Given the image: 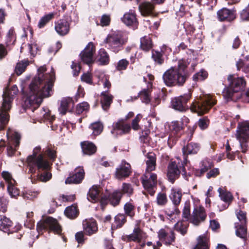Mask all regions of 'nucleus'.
<instances>
[{"label":"nucleus","instance_id":"39","mask_svg":"<svg viewBox=\"0 0 249 249\" xmlns=\"http://www.w3.org/2000/svg\"><path fill=\"white\" fill-rule=\"evenodd\" d=\"M16 181L12 180L10 185H7V191L12 198H16L19 195V190L15 186Z\"/></svg>","mask_w":249,"mask_h":249},{"label":"nucleus","instance_id":"25","mask_svg":"<svg viewBox=\"0 0 249 249\" xmlns=\"http://www.w3.org/2000/svg\"><path fill=\"white\" fill-rule=\"evenodd\" d=\"M217 14L220 21H230L235 18V15L233 11L225 8L219 10Z\"/></svg>","mask_w":249,"mask_h":249},{"label":"nucleus","instance_id":"33","mask_svg":"<svg viewBox=\"0 0 249 249\" xmlns=\"http://www.w3.org/2000/svg\"><path fill=\"white\" fill-rule=\"evenodd\" d=\"M154 79V77L152 75H149V79L150 81H151ZM152 87V83L151 82H149L148 84V89H143L139 93V96L140 97L141 100L142 102H144L146 104H148L150 101V99L149 97V93L150 90L149 88Z\"/></svg>","mask_w":249,"mask_h":249},{"label":"nucleus","instance_id":"9","mask_svg":"<svg viewBox=\"0 0 249 249\" xmlns=\"http://www.w3.org/2000/svg\"><path fill=\"white\" fill-rule=\"evenodd\" d=\"M181 172H183L182 176H185V168L183 166L182 162H180L178 160L171 161L168 166L167 176L169 180L173 183L175 180L179 177Z\"/></svg>","mask_w":249,"mask_h":249},{"label":"nucleus","instance_id":"5","mask_svg":"<svg viewBox=\"0 0 249 249\" xmlns=\"http://www.w3.org/2000/svg\"><path fill=\"white\" fill-rule=\"evenodd\" d=\"M41 147H36L33 151V154L27 159L29 171L32 173L36 172V169L48 170L50 167V164L43 154H38Z\"/></svg>","mask_w":249,"mask_h":249},{"label":"nucleus","instance_id":"1","mask_svg":"<svg viewBox=\"0 0 249 249\" xmlns=\"http://www.w3.org/2000/svg\"><path fill=\"white\" fill-rule=\"evenodd\" d=\"M46 68L41 66L38 69V73L32 80L24 106L28 108L38 107L42 99L50 97L53 93V88L55 81L54 70L52 68L50 73H45Z\"/></svg>","mask_w":249,"mask_h":249},{"label":"nucleus","instance_id":"60","mask_svg":"<svg viewBox=\"0 0 249 249\" xmlns=\"http://www.w3.org/2000/svg\"><path fill=\"white\" fill-rule=\"evenodd\" d=\"M142 118V115L140 114H138L134 119L133 120L132 122V127L135 130L139 129L140 126L139 125V122Z\"/></svg>","mask_w":249,"mask_h":249},{"label":"nucleus","instance_id":"6","mask_svg":"<svg viewBox=\"0 0 249 249\" xmlns=\"http://www.w3.org/2000/svg\"><path fill=\"white\" fill-rule=\"evenodd\" d=\"M235 137L239 141L242 151L245 153L248 149L249 141V122L244 121L238 124Z\"/></svg>","mask_w":249,"mask_h":249},{"label":"nucleus","instance_id":"34","mask_svg":"<svg viewBox=\"0 0 249 249\" xmlns=\"http://www.w3.org/2000/svg\"><path fill=\"white\" fill-rule=\"evenodd\" d=\"M169 197L175 206H177L180 204L181 201L182 197L181 192L178 189L172 188L171 190Z\"/></svg>","mask_w":249,"mask_h":249},{"label":"nucleus","instance_id":"56","mask_svg":"<svg viewBox=\"0 0 249 249\" xmlns=\"http://www.w3.org/2000/svg\"><path fill=\"white\" fill-rule=\"evenodd\" d=\"M157 203L159 205H164L167 202L166 195L164 193H159L157 196Z\"/></svg>","mask_w":249,"mask_h":249},{"label":"nucleus","instance_id":"59","mask_svg":"<svg viewBox=\"0 0 249 249\" xmlns=\"http://www.w3.org/2000/svg\"><path fill=\"white\" fill-rule=\"evenodd\" d=\"M240 18L243 21L249 20V4L248 6L242 10L241 12Z\"/></svg>","mask_w":249,"mask_h":249},{"label":"nucleus","instance_id":"37","mask_svg":"<svg viewBox=\"0 0 249 249\" xmlns=\"http://www.w3.org/2000/svg\"><path fill=\"white\" fill-rule=\"evenodd\" d=\"M213 166V164L209 159H205L201 162L200 169L196 173V176H201Z\"/></svg>","mask_w":249,"mask_h":249},{"label":"nucleus","instance_id":"30","mask_svg":"<svg viewBox=\"0 0 249 249\" xmlns=\"http://www.w3.org/2000/svg\"><path fill=\"white\" fill-rule=\"evenodd\" d=\"M101 104L104 110H107L112 103L113 96L110 94L107 90L104 91L101 93Z\"/></svg>","mask_w":249,"mask_h":249},{"label":"nucleus","instance_id":"51","mask_svg":"<svg viewBox=\"0 0 249 249\" xmlns=\"http://www.w3.org/2000/svg\"><path fill=\"white\" fill-rule=\"evenodd\" d=\"M89 128L92 130V134L97 136L102 132L103 126L100 122H95L92 124Z\"/></svg>","mask_w":249,"mask_h":249},{"label":"nucleus","instance_id":"10","mask_svg":"<svg viewBox=\"0 0 249 249\" xmlns=\"http://www.w3.org/2000/svg\"><path fill=\"white\" fill-rule=\"evenodd\" d=\"M7 138V155L8 156H12L15 151L16 148L19 144V140L20 135L15 131L8 129L6 134Z\"/></svg>","mask_w":249,"mask_h":249},{"label":"nucleus","instance_id":"42","mask_svg":"<svg viewBox=\"0 0 249 249\" xmlns=\"http://www.w3.org/2000/svg\"><path fill=\"white\" fill-rule=\"evenodd\" d=\"M71 103V99L66 97L63 98L61 101L60 106L58 108L60 113L64 115L68 110V106Z\"/></svg>","mask_w":249,"mask_h":249},{"label":"nucleus","instance_id":"29","mask_svg":"<svg viewBox=\"0 0 249 249\" xmlns=\"http://www.w3.org/2000/svg\"><path fill=\"white\" fill-rule=\"evenodd\" d=\"M209 239L207 233L200 235L197 238V244L194 249H209Z\"/></svg>","mask_w":249,"mask_h":249},{"label":"nucleus","instance_id":"36","mask_svg":"<svg viewBox=\"0 0 249 249\" xmlns=\"http://www.w3.org/2000/svg\"><path fill=\"white\" fill-rule=\"evenodd\" d=\"M82 151L85 154L90 155L94 154L96 151L95 145L90 142H84L81 143Z\"/></svg>","mask_w":249,"mask_h":249},{"label":"nucleus","instance_id":"63","mask_svg":"<svg viewBox=\"0 0 249 249\" xmlns=\"http://www.w3.org/2000/svg\"><path fill=\"white\" fill-rule=\"evenodd\" d=\"M52 174L48 172H45L38 176V179L43 182H46L51 179Z\"/></svg>","mask_w":249,"mask_h":249},{"label":"nucleus","instance_id":"49","mask_svg":"<svg viewBox=\"0 0 249 249\" xmlns=\"http://www.w3.org/2000/svg\"><path fill=\"white\" fill-rule=\"evenodd\" d=\"M29 62L28 60H24L17 63L15 71L19 75H20L25 70L29 65Z\"/></svg>","mask_w":249,"mask_h":249},{"label":"nucleus","instance_id":"52","mask_svg":"<svg viewBox=\"0 0 249 249\" xmlns=\"http://www.w3.org/2000/svg\"><path fill=\"white\" fill-rule=\"evenodd\" d=\"M182 217L186 219V220L190 222L191 215L190 214V203L189 201H186L184 203L182 211Z\"/></svg>","mask_w":249,"mask_h":249},{"label":"nucleus","instance_id":"21","mask_svg":"<svg viewBox=\"0 0 249 249\" xmlns=\"http://www.w3.org/2000/svg\"><path fill=\"white\" fill-rule=\"evenodd\" d=\"M84 171L83 168H78L74 171V174L68 177L65 180L66 184H78L81 182L84 178Z\"/></svg>","mask_w":249,"mask_h":249},{"label":"nucleus","instance_id":"4","mask_svg":"<svg viewBox=\"0 0 249 249\" xmlns=\"http://www.w3.org/2000/svg\"><path fill=\"white\" fill-rule=\"evenodd\" d=\"M228 80L230 84L223 91L224 97L227 101H235L240 98L239 92L244 89L246 82L243 77L234 75H229Z\"/></svg>","mask_w":249,"mask_h":249},{"label":"nucleus","instance_id":"26","mask_svg":"<svg viewBox=\"0 0 249 249\" xmlns=\"http://www.w3.org/2000/svg\"><path fill=\"white\" fill-rule=\"evenodd\" d=\"M139 9L143 16L151 15L154 13V6L150 2L144 1L139 5Z\"/></svg>","mask_w":249,"mask_h":249},{"label":"nucleus","instance_id":"23","mask_svg":"<svg viewBox=\"0 0 249 249\" xmlns=\"http://www.w3.org/2000/svg\"><path fill=\"white\" fill-rule=\"evenodd\" d=\"M83 226L85 233L88 235H91L97 231V223L94 219L84 221Z\"/></svg>","mask_w":249,"mask_h":249},{"label":"nucleus","instance_id":"38","mask_svg":"<svg viewBox=\"0 0 249 249\" xmlns=\"http://www.w3.org/2000/svg\"><path fill=\"white\" fill-rule=\"evenodd\" d=\"M141 48L144 51H148L152 47V43L151 38L149 36H144L141 39Z\"/></svg>","mask_w":249,"mask_h":249},{"label":"nucleus","instance_id":"62","mask_svg":"<svg viewBox=\"0 0 249 249\" xmlns=\"http://www.w3.org/2000/svg\"><path fill=\"white\" fill-rule=\"evenodd\" d=\"M209 124V121L207 118H202L199 119L198 125L201 129H206Z\"/></svg>","mask_w":249,"mask_h":249},{"label":"nucleus","instance_id":"27","mask_svg":"<svg viewBox=\"0 0 249 249\" xmlns=\"http://www.w3.org/2000/svg\"><path fill=\"white\" fill-rule=\"evenodd\" d=\"M130 129L131 127L129 124H125L123 121H119L113 126L111 133L114 134L117 131V134H124L129 132Z\"/></svg>","mask_w":249,"mask_h":249},{"label":"nucleus","instance_id":"16","mask_svg":"<svg viewBox=\"0 0 249 249\" xmlns=\"http://www.w3.org/2000/svg\"><path fill=\"white\" fill-rule=\"evenodd\" d=\"M190 93L184 94L179 97H175L172 99L171 105L172 107L175 110L183 111L187 109L186 103L190 98Z\"/></svg>","mask_w":249,"mask_h":249},{"label":"nucleus","instance_id":"17","mask_svg":"<svg viewBox=\"0 0 249 249\" xmlns=\"http://www.w3.org/2000/svg\"><path fill=\"white\" fill-rule=\"evenodd\" d=\"M158 237L166 245H171L175 240L174 232L168 228L160 229L158 232Z\"/></svg>","mask_w":249,"mask_h":249},{"label":"nucleus","instance_id":"15","mask_svg":"<svg viewBox=\"0 0 249 249\" xmlns=\"http://www.w3.org/2000/svg\"><path fill=\"white\" fill-rule=\"evenodd\" d=\"M131 172L130 164L124 160H122L116 168L114 177L118 179H123L128 177Z\"/></svg>","mask_w":249,"mask_h":249},{"label":"nucleus","instance_id":"7","mask_svg":"<svg viewBox=\"0 0 249 249\" xmlns=\"http://www.w3.org/2000/svg\"><path fill=\"white\" fill-rule=\"evenodd\" d=\"M215 103V100L213 99L211 95H207L197 102L194 103L191 106L190 109L198 115H201L207 112Z\"/></svg>","mask_w":249,"mask_h":249},{"label":"nucleus","instance_id":"48","mask_svg":"<svg viewBox=\"0 0 249 249\" xmlns=\"http://www.w3.org/2000/svg\"><path fill=\"white\" fill-rule=\"evenodd\" d=\"M236 66L238 70L242 68L245 72H249V55L245 57L244 62L240 60L237 62Z\"/></svg>","mask_w":249,"mask_h":249},{"label":"nucleus","instance_id":"57","mask_svg":"<svg viewBox=\"0 0 249 249\" xmlns=\"http://www.w3.org/2000/svg\"><path fill=\"white\" fill-rule=\"evenodd\" d=\"M122 192L124 194H126L130 196L133 194V189L131 184L124 183L122 186Z\"/></svg>","mask_w":249,"mask_h":249},{"label":"nucleus","instance_id":"13","mask_svg":"<svg viewBox=\"0 0 249 249\" xmlns=\"http://www.w3.org/2000/svg\"><path fill=\"white\" fill-rule=\"evenodd\" d=\"M188 65L185 60H182L178 62V68H176V74L175 77L176 81L174 86H182L187 79L185 69Z\"/></svg>","mask_w":249,"mask_h":249},{"label":"nucleus","instance_id":"28","mask_svg":"<svg viewBox=\"0 0 249 249\" xmlns=\"http://www.w3.org/2000/svg\"><path fill=\"white\" fill-rule=\"evenodd\" d=\"M234 227L236 235L242 239L244 241V245H245L247 240V228L246 225L235 223Z\"/></svg>","mask_w":249,"mask_h":249},{"label":"nucleus","instance_id":"8","mask_svg":"<svg viewBox=\"0 0 249 249\" xmlns=\"http://www.w3.org/2000/svg\"><path fill=\"white\" fill-rule=\"evenodd\" d=\"M126 42L123 34L120 32H117L108 35L105 40L106 47L111 49L115 53L118 52L121 50L123 45Z\"/></svg>","mask_w":249,"mask_h":249},{"label":"nucleus","instance_id":"41","mask_svg":"<svg viewBox=\"0 0 249 249\" xmlns=\"http://www.w3.org/2000/svg\"><path fill=\"white\" fill-rule=\"evenodd\" d=\"M126 222V217L124 214H118L114 218V222L112 228H121Z\"/></svg>","mask_w":249,"mask_h":249},{"label":"nucleus","instance_id":"31","mask_svg":"<svg viewBox=\"0 0 249 249\" xmlns=\"http://www.w3.org/2000/svg\"><path fill=\"white\" fill-rule=\"evenodd\" d=\"M199 144L195 142H190L182 148V152L184 155L195 154L199 150Z\"/></svg>","mask_w":249,"mask_h":249},{"label":"nucleus","instance_id":"54","mask_svg":"<svg viewBox=\"0 0 249 249\" xmlns=\"http://www.w3.org/2000/svg\"><path fill=\"white\" fill-rule=\"evenodd\" d=\"M38 194L37 191H28L23 193L22 197L25 200H33L37 197Z\"/></svg>","mask_w":249,"mask_h":249},{"label":"nucleus","instance_id":"45","mask_svg":"<svg viewBox=\"0 0 249 249\" xmlns=\"http://www.w3.org/2000/svg\"><path fill=\"white\" fill-rule=\"evenodd\" d=\"M219 196L225 202H228L232 200V196L231 193L225 191L223 189L219 188L218 189Z\"/></svg>","mask_w":249,"mask_h":249},{"label":"nucleus","instance_id":"55","mask_svg":"<svg viewBox=\"0 0 249 249\" xmlns=\"http://www.w3.org/2000/svg\"><path fill=\"white\" fill-rule=\"evenodd\" d=\"M208 73L204 70H201L193 76V79L195 81H202L207 78Z\"/></svg>","mask_w":249,"mask_h":249},{"label":"nucleus","instance_id":"2","mask_svg":"<svg viewBox=\"0 0 249 249\" xmlns=\"http://www.w3.org/2000/svg\"><path fill=\"white\" fill-rule=\"evenodd\" d=\"M146 168L145 174L142 177V183L143 187L147 190L149 194L154 195V187L157 182V175L151 172L155 170L156 166V157L155 154L149 153L145 160Z\"/></svg>","mask_w":249,"mask_h":249},{"label":"nucleus","instance_id":"14","mask_svg":"<svg viewBox=\"0 0 249 249\" xmlns=\"http://www.w3.org/2000/svg\"><path fill=\"white\" fill-rule=\"evenodd\" d=\"M95 52V47L93 43L89 42L83 51L80 54L81 60L89 65L94 61V54Z\"/></svg>","mask_w":249,"mask_h":249},{"label":"nucleus","instance_id":"47","mask_svg":"<svg viewBox=\"0 0 249 249\" xmlns=\"http://www.w3.org/2000/svg\"><path fill=\"white\" fill-rule=\"evenodd\" d=\"M54 13H50L41 18L38 23L39 28H42L54 17Z\"/></svg>","mask_w":249,"mask_h":249},{"label":"nucleus","instance_id":"35","mask_svg":"<svg viewBox=\"0 0 249 249\" xmlns=\"http://www.w3.org/2000/svg\"><path fill=\"white\" fill-rule=\"evenodd\" d=\"M12 222L5 216L0 215V230L9 234Z\"/></svg>","mask_w":249,"mask_h":249},{"label":"nucleus","instance_id":"58","mask_svg":"<svg viewBox=\"0 0 249 249\" xmlns=\"http://www.w3.org/2000/svg\"><path fill=\"white\" fill-rule=\"evenodd\" d=\"M89 106L87 102H82L78 104L76 107V112L77 114H80L84 111L89 109Z\"/></svg>","mask_w":249,"mask_h":249},{"label":"nucleus","instance_id":"46","mask_svg":"<svg viewBox=\"0 0 249 249\" xmlns=\"http://www.w3.org/2000/svg\"><path fill=\"white\" fill-rule=\"evenodd\" d=\"M152 58L157 64L161 65L164 62L163 53L157 51H152Z\"/></svg>","mask_w":249,"mask_h":249},{"label":"nucleus","instance_id":"53","mask_svg":"<svg viewBox=\"0 0 249 249\" xmlns=\"http://www.w3.org/2000/svg\"><path fill=\"white\" fill-rule=\"evenodd\" d=\"M124 208L125 214L130 216V217H133L135 214V206L132 203L130 202L126 203L124 205Z\"/></svg>","mask_w":249,"mask_h":249},{"label":"nucleus","instance_id":"50","mask_svg":"<svg viewBox=\"0 0 249 249\" xmlns=\"http://www.w3.org/2000/svg\"><path fill=\"white\" fill-rule=\"evenodd\" d=\"M188 225L182 221H178L174 225V229L177 231L180 232L182 235L187 232Z\"/></svg>","mask_w":249,"mask_h":249},{"label":"nucleus","instance_id":"24","mask_svg":"<svg viewBox=\"0 0 249 249\" xmlns=\"http://www.w3.org/2000/svg\"><path fill=\"white\" fill-rule=\"evenodd\" d=\"M176 74V68L172 67L167 70L163 75L162 78L165 84L168 86H173L175 80V76Z\"/></svg>","mask_w":249,"mask_h":249},{"label":"nucleus","instance_id":"12","mask_svg":"<svg viewBox=\"0 0 249 249\" xmlns=\"http://www.w3.org/2000/svg\"><path fill=\"white\" fill-rule=\"evenodd\" d=\"M49 229L54 233L59 234L61 229L57 220L52 217L47 218L44 221H40L36 225V230L40 233L42 230Z\"/></svg>","mask_w":249,"mask_h":249},{"label":"nucleus","instance_id":"64","mask_svg":"<svg viewBox=\"0 0 249 249\" xmlns=\"http://www.w3.org/2000/svg\"><path fill=\"white\" fill-rule=\"evenodd\" d=\"M110 22V16L107 15H104L100 20V24L102 26H107Z\"/></svg>","mask_w":249,"mask_h":249},{"label":"nucleus","instance_id":"19","mask_svg":"<svg viewBox=\"0 0 249 249\" xmlns=\"http://www.w3.org/2000/svg\"><path fill=\"white\" fill-rule=\"evenodd\" d=\"M169 129L171 131V134L169 135L168 140V144L171 148L176 143L177 139L173 137V135H175L178 133L181 129V123L178 121L172 122L169 126Z\"/></svg>","mask_w":249,"mask_h":249},{"label":"nucleus","instance_id":"61","mask_svg":"<svg viewBox=\"0 0 249 249\" xmlns=\"http://www.w3.org/2000/svg\"><path fill=\"white\" fill-rule=\"evenodd\" d=\"M128 64L129 62L127 60L123 59L118 62L116 69L118 71L124 70L126 69Z\"/></svg>","mask_w":249,"mask_h":249},{"label":"nucleus","instance_id":"43","mask_svg":"<svg viewBox=\"0 0 249 249\" xmlns=\"http://www.w3.org/2000/svg\"><path fill=\"white\" fill-rule=\"evenodd\" d=\"M109 61V55L107 52L103 49L99 51L98 61L101 65H107Z\"/></svg>","mask_w":249,"mask_h":249},{"label":"nucleus","instance_id":"3","mask_svg":"<svg viewBox=\"0 0 249 249\" xmlns=\"http://www.w3.org/2000/svg\"><path fill=\"white\" fill-rule=\"evenodd\" d=\"M18 91L17 86L14 85L10 89L7 88L3 92V102L0 108V130L3 129L8 123V111L11 109L14 97L18 93Z\"/></svg>","mask_w":249,"mask_h":249},{"label":"nucleus","instance_id":"32","mask_svg":"<svg viewBox=\"0 0 249 249\" xmlns=\"http://www.w3.org/2000/svg\"><path fill=\"white\" fill-rule=\"evenodd\" d=\"M142 238V231L139 228H136L133 230L132 233L126 237V239L128 242L134 241L140 243L141 242Z\"/></svg>","mask_w":249,"mask_h":249},{"label":"nucleus","instance_id":"18","mask_svg":"<svg viewBox=\"0 0 249 249\" xmlns=\"http://www.w3.org/2000/svg\"><path fill=\"white\" fill-rule=\"evenodd\" d=\"M206 216V214L203 208H196L193 211L190 222L195 226H198L205 220Z\"/></svg>","mask_w":249,"mask_h":249},{"label":"nucleus","instance_id":"44","mask_svg":"<svg viewBox=\"0 0 249 249\" xmlns=\"http://www.w3.org/2000/svg\"><path fill=\"white\" fill-rule=\"evenodd\" d=\"M64 213L65 215L71 219L75 218L78 214L77 207L74 205L67 207Z\"/></svg>","mask_w":249,"mask_h":249},{"label":"nucleus","instance_id":"22","mask_svg":"<svg viewBox=\"0 0 249 249\" xmlns=\"http://www.w3.org/2000/svg\"><path fill=\"white\" fill-rule=\"evenodd\" d=\"M70 26V23L66 19H60L55 23V30L59 35L64 36L69 33Z\"/></svg>","mask_w":249,"mask_h":249},{"label":"nucleus","instance_id":"40","mask_svg":"<svg viewBox=\"0 0 249 249\" xmlns=\"http://www.w3.org/2000/svg\"><path fill=\"white\" fill-rule=\"evenodd\" d=\"M122 196L120 192H114L108 197L107 196V203L110 202L111 205L115 206L119 204Z\"/></svg>","mask_w":249,"mask_h":249},{"label":"nucleus","instance_id":"11","mask_svg":"<svg viewBox=\"0 0 249 249\" xmlns=\"http://www.w3.org/2000/svg\"><path fill=\"white\" fill-rule=\"evenodd\" d=\"M87 199L92 203L100 202L102 207L107 204V196L103 195L101 188L96 185H93L89 189Z\"/></svg>","mask_w":249,"mask_h":249},{"label":"nucleus","instance_id":"20","mask_svg":"<svg viewBox=\"0 0 249 249\" xmlns=\"http://www.w3.org/2000/svg\"><path fill=\"white\" fill-rule=\"evenodd\" d=\"M122 22L127 26H131L135 28L137 27L138 22L136 14L132 10L126 12L122 18Z\"/></svg>","mask_w":249,"mask_h":249}]
</instances>
